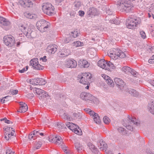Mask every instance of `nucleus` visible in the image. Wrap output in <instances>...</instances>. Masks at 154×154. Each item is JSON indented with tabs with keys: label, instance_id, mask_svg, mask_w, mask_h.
<instances>
[{
	"label": "nucleus",
	"instance_id": "9b49d317",
	"mask_svg": "<svg viewBox=\"0 0 154 154\" xmlns=\"http://www.w3.org/2000/svg\"><path fill=\"white\" fill-rule=\"evenodd\" d=\"M4 41L5 44L7 46L11 47L15 43V40L13 36L9 35L5 36Z\"/></svg>",
	"mask_w": 154,
	"mask_h": 154
},
{
	"label": "nucleus",
	"instance_id": "603ef678",
	"mask_svg": "<svg viewBox=\"0 0 154 154\" xmlns=\"http://www.w3.org/2000/svg\"><path fill=\"white\" fill-rule=\"evenodd\" d=\"M63 125V123L62 122H58L57 123V125L59 129H61L62 128Z\"/></svg>",
	"mask_w": 154,
	"mask_h": 154
},
{
	"label": "nucleus",
	"instance_id": "473e14b6",
	"mask_svg": "<svg viewBox=\"0 0 154 154\" xmlns=\"http://www.w3.org/2000/svg\"><path fill=\"white\" fill-rule=\"evenodd\" d=\"M42 145V143L40 141L36 142L34 145L33 149L35 150V149H39Z\"/></svg>",
	"mask_w": 154,
	"mask_h": 154
},
{
	"label": "nucleus",
	"instance_id": "cd10ccee",
	"mask_svg": "<svg viewBox=\"0 0 154 154\" xmlns=\"http://www.w3.org/2000/svg\"><path fill=\"white\" fill-rule=\"evenodd\" d=\"M148 109L149 112L154 115V101L151 102L149 103Z\"/></svg>",
	"mask_w": 154,
	"mask_h": 154
},
{
	"label": "nucleus",
	"instance_id": "49530a36",
	"mask_svg": "<svg viewBox=\"0 0 154 154\" xmlns=\"http://www.w3.org/2000/svg\"><path fill=\"white\" fill-rule=\"evenodd\" d=\"M110 22L112 23L118 25L120 24V22L117 20H110Z\"/></svg>",
	"mask_w": 154,
	"mask_h": 154
},
{
	"label": "nucleus",
	"instance_id": "052dcab7",
	"mask_svg": "<svg viewBox=\"0 0 154 154\" xmlns=\"http://www.w3.org/2000/svg\"><path fill=\"white\" fill-rule=\"evenodd\" d=\"M46 57L45 56H44L43 57H41L40 58V60H42L43 62H45L47 61V59H46Z\"/></svg>",
	"mask_w": 154,
	"mask_h": 154
},
{
	"label": "nucleus",
	"instance_id": "e433bc0d",
	"mask_svg": "<svg viewBox=\"0 0 154 154\" xmlns=\"http://www.w3.org/2000/svg\"><path fill=\"white\" fill-rule=\"evenodd\" d=\"M62 118L65 120L69 121H71V118L69 115L67 113H64L62 115Z\"/></svg>",
	"mask_w": 154,
	"mask_h": 154
},
{
	"label": "nucleus",
	"instance_id": "423d86ee",
	"mask_svg": "<svg viewBox=\"0 0 154 154\" xmlns=\"http://www.w3.org/2000/svg\"><path fill=\"white\" fill-rule=\"evenodd\" d=\"M80 97L83 100H91L95 104L98 103L99 102L98 99L89 93L82 92L80 94Z\"/></svg>",
	"mask_w": 154,
	"mask_h": 154
},
{
	"label": "nucleus",
	"instance_id": "4be33fe9",
	"mask_svg": "<svg viewBox=\"0 0 154 154\" xmlns=\"http://www.w3.org/2000/svg\"><path fill=\"white\" fill-rule=\"evenodd\" d=\"M79 65L84 68H87L89 66V64L85 60H80L79 63Z\"/></svg>",
	"mask_w": 154,
	"mask_h": 154
},
{
	"label": "nucleus",
	"instance_id": "6ab92c4d",
	"mask_svg": "<svg viewBox=\"0 0 154 154\" xmlns=\"http://www.w3.org/2000/svg\"><path fill=\"white\" fill-rule=\"evenodd\" d=\"M97 144L99 148L101 150H105L106 151V149L107 144L102 140H100L98 142Z\"/></svg>",
	"mask_w": 154,
	"mask_h": 154
},
{
	"label": "nucleus",
	"instance_id": "774afa93",
	"mask_svg": "<svg viewBox=\"0 0 154 154\" xmlns=\"http://www.w3.org/2000/svg\"><path fill=\"white\" fill-rule=\"evenodd\" d=\"M11 98V97L9 96H6L5 97H4V98L5 99V100H7V101L9 100Z\"/></svg>",
	"mask_w": 154,
	"mask_h": 154
},
{
	"label": "nucleus",
	"instance_id": "1a4fd4ad",
	"mask_svg": "<svg viewBox=\"0 0 154 154\" xmlns=\"http://www.w3.org/2000/svg\"><path fill=\"white\" fill-rule=\"evenodd\" d=\"M48 138V140L50 142L54 143L56 145H59L63 143V139L58 135H50Z\"/></svg>",
	"mask_w": 154,
	"mask_h": 154
},
{
	"label": "nucleus",
	"instance_id": "ea45409f",
	"mask_svg": "<svg viewBox=\"0 0 154 154\" xmlns=\"http://www.w3.org/2000/svg\"><path fill=\"white\" fill-rule=\"evenodd\" d=\"M30 84L34 85H38V79H32L30 81Z\"/></svg>",
	"mask_w": 154,
	"mask_h": 154
},
{
	"label": "nucleus",
	"instance_id": "bb28decb",
	"mask_svg": "<svg viewBox=\"0 0 154 154\" xmlns=\"http://www.w3.org/2000/svg\"><path fill=\"white\" fill-rule=\"evenodd\" d=\"M88 146L89 147L90 149L94 153H97L98 152V149L95 147L91 143H88Z\"/></svg>",
	"mask_w": 154,
	"mask_h": 154
},
{
	"label": "nucleus",
	"instance_id": "f704fd0d",
	"mask_svg": "<svg viewBox=\"0 0 154 154\" xmlns=\"http://www.w3.org/2000/svg\"><path fill=\"white\" fill-rule=\"evenodd\" d=\"M72 44L73 45L75 46L76 47L82 46L83 45V43L79 41H75Z\"/></svg>",
	"mask_w": 154,
	"mask_h": 154
},
{
	"label": "nucleus",
	"instance_id": "2f4dec72",
	"mask_svg": "<svg viewBox=\"0 0 154 154\" xmlns=\"http://www.w3.org/2000/svg\"><path fill=\"white\" fill-rule=\"evenodd\" d=\"M122 70L126 74H128L131 70V69L129 67L125 66L123 67L122 69Z\"/></svg>",
	"mask_w": 154,
	"mask_h": 154
},
{
	"label": "nucleus",
	"instance_id": "f3484780",
	"mask_svg": "<svg viewBox=\"0 0 154 154\" xmlns=\"http://www.w3.org/2000/svg\"><path fill=\"white\" fill-rule=\"evenodd\" d=\"M102 77L105 80L106 83L110 87H113L114 86L113 82L110 77L105 74H103Z\"/></svg>",
	"mask_w": 154,
	"mask_h": 154
},
{
	"label": "nucleus",
	"instance_id": "0e129e2a",
	"mask_svg": "<svg viewBox=\"0 0 154 154\" xmlns=\"http://www.w3.org/2000/svg\"><path fill=\"white\" fill-rule=\"evenodd\" d=\"M149 30L151 34L152 35L153 34V33H154V29H152L151 28H150Z\"/></svg>",
	"mask_w": 154,
	"mask_h": 154
},
{
	"label": "nucleus",
	"instance_id": "393cba45",
	"mask_svg": "<svg viewBox=\"0 0 154 154\" xmlns=\"http://www.w3.org/2000/svg\"><path fill=\"white\" fill-rule=\"evenodd\" d=\"M128 118L130 121V122L136 125H138L140 124L139 121L136 119V118L134 117H131L130 116H128Z\"/></svg>",
	"mask_w": 154,
	"mask_h": 154
},
{
	"label": "nucleus",
	"instance_id": "13d9d810",
	"mask_svg": "<svg viewBox=\"0 0 154 154\" xmlns=\"http://www.w3.org/2000/svg\"><path fill=\"white\" fill-rule=\"evenodd\" d=\"M6 154H14V152L10 149H8L6 150Z\"/></svg>",
	"mask_w": 154,
	"mask_h": 154
},
{
	"label": "nucleus",
	"instance_id": "4d7b16f0",
	"mask_svg": "<svg viewBox=\"0 0 154 154\" xmlns=\"http://www.w3.org/2000/svg\"><path fill=\"white\" fill-rule=\"evenodd\" d=\"M2 119L5 120V123H6L7 124L12 123V122H11V121H10L9 120L7 119L6 118H4Z\"/></svg>",
	"mask_w": 154,
	"mask_h": 154
},
{
	"label": "nucleus",
	"instance_id": "a19ab883",
	"mask_svg": "<svg viewBox=\"0 0 154 154\" xmlns=\"http://www.w3.org/2000/svg\"><path fill=\"white\" fill-rule=\"evenodd\" d=\"M46 83V81L43 79H38V85H43Z\"/></svg>",
	"mask_w": 154,
	"mask_h": 154
},
{
	"label": "nucleus",
	"instance_id": "c03bdc74",
	"mask_svg": "<svg viewBox=\"0 0 154 154\" xmlns=\"http://www.w3.org/2000/svg\"><path fill=\"white\" fill-rule=\"evenodd\" d=\"M103 119L104 123L106 124H109L110 122V119L107 116L104 117Z\"/></svg>",
	"mask_w": 154,
	"mask_h": 154
},
{
	"label": "nucleus",
	"instance_id": "5701e85b",
	"mask_svg": "<svg viewBox=\"0 0 154 154\" xmlns=\"http://www.w3.org/2000/svg\"><path fill=\"white\" fill-rule=\"evenodd\" d=\"M0 23L2 26H7L10 25V22L5 18L0 17Z\"/></svg>",
	"mask_w": 154,
	"mask_h": 154
},
{
	"label": "nucleus",
	"instance_id": "f257e3e1",
	"mask_svg": "<svg viewBox=\"0 0 154 154\" xmlns=\"http://www.w3.org/2000/svg\"><path fill=\"white\" fill-rule=\"evenodd\" d=\"M117 5L122 12H129L132 11L133 9V6L129 0H119L117 2Z\"/></svg>",
	"mask_w": 154,
	"mask_h": 154
},
{
	"label": "nucleus",
	"instance_id": "7ed1b4c3",
	"mask_svg": "<svg viewBox=\"0 0 154 154\" xmlns=\"http://www.w3.org/2000/svg\"><path fill=\"white\" fill-rule=\"evenodd\" d=\"M141 22L140 19L133 16L128 17L126 21V25L128 28L133 29L137 27Z\"/></svg>",
	"mask_w": 154,
	"mask_h": 154
},
{
	"label": "nucleus",
	"instance_id": "de8ad7c7",
	"mask_svg": "<svg viewBox=\"0 0 154 154\" xmlns=\"http://www.w3.org/2000/svg\"><path fill=\"white\" fill-rule=\"evenodd\" d=\"M28 66H26L25 68H23L21 70H19V72L21 73H23L25 71H27L28 69Z\"/></svg>",
	"mask_w": 154,
	"mask_h": 154
},
{
	"label": "nucleus",
	"instance_id": "0eeeda50",
	"mask_svg": "<svg viewBox=\"0 0 154 154\" xmlns=\"http://www.w3.org/2000/svg\"><path fill=\"white\" fill-rule=\"evenodd\" d=\"M54 6L49 3H44L42 6V9L44 13L46 14L52 16L55 13Z\"/></svg>",
	"mask_w": 154,
	"mask_h": 154
},
{
	"label": "nucleus",
	"instance_id": "f8f14e48",
	"mask_svg": "<svg viewBox=\"0 0 154 154\" xmlns=\"http://www.w3.org/2000/svg\"><path fill=\"white\" fill-rule=\"evenodd\" d=\"M35 69L41 70L44 69V67L38 63V59L35 58L32 59L30 61V65Z\"/></svg>",
	"mask_w": 154,
	"mask_h": 154
},
{
	"label": "nucleus",
	"instance_id": "9d476101",
	"mask_svg": "<svg viewBox=\"0 0 154 154\" xmlns=\"http://www.w3.org/2000/svg\"><path fill=\"white\" fill-rule=\"evenodd\" d=\"M19 28L22 32L28 38H31L32 37L31 35L32 31L31 29L25 25H21L19 26Z\"/></svg>",
	"mask_w": 154,
	"mask_h": 154
},
{
	"label": "nucleus",
	"instance_id": "bf43d9fd",
	"mask_svg": "<svg viewBox=\"0 0 154 154\" xmlns=\"http://www.w3.org/2000/svg\"><path fill=\"white\" fill-rule=\"evenodd\" d=\"M26 96L29 98L32 99L34 97V95L32 93H29Z\"/></svg>",
	"mask_w": 154,
	"mask_h": 154
},
{
	"label": "nucleus",
	"instance_id": "37998d69",
	"mask_svg": "<svg viewBox=\"0 0 154 154\" xmlns=\"http://www.w3.org/2000/svg\"><path fill=\"white\" fill-rule=\"evenodd\" d=\"M73 38L71 37V36L69 34V35L65 39H64V41L65 43H68L71 40H73Z\"/></svg>",
	"mask_w": 154,
	"mask_h": 154
},
{
	"label": "nucleus",
	"instance_id": "a18cd8bd",
	"mask_svg": "<svg viewBox=\"0 0 154 154\" xmlns=\"http://www.w3.org/2000/svg\"><path fill=\"white\" fill-rule=\"evenodd\" d=\"M140 36L142 38L144 39L146 38V34L143 31H140Z\"/></svg>",
	"mask_w": 154,
	"mask_h": 154
},
{
	"label": "nucleus",
	"instance_id": "4468645a",
	"mask_svg": "<svg viewBox=\"0 0 154 154\" xmlns=\"http://www.w3.org/2000/svg\"><path fill=\"white\" fill-rule=\"evenodd\" d=\"M77 62L73 59L69 60H66L65 63V65L68 68H74L77 66Z\"/></svg>",
	"mask_w": 154,
	"mask_h": 154
},
{
	"label": "nucleus",
	"instance_id": "c9c22d12",
	"mask_svg": "<svg viewBox=\"0 0 154 154\" xmlns=\"http://www.w3.org/2000/svg\"><path fill=\"white\" fill-rule=\"evenodd\" d=\"M25 16L27 18L30 19L35 18L36 17V15L34 14H31L28 13H25Z\"/></svg>",
	"mask_w": 154,
	"mask_h": 154
},
{
	"label": "nucleus",
	"instance_id": "a211bd4d",
	"mask_svg": "<svg viewBox=\"0 0 154 154\" xmlns=\"http://www.w3.org/2000/svg\"><path fill=\"white\" fill-rule=\"evenodd\" d=\"M39 131V130L36 131V130L33 131L31 134L29 135V139L30 140L35 139L37 138V136H38L40 134V132Z\"/></svg>",
	"mask_w": 154,
	"mask_h": 154
},
{
	"label": "nucleus",
	"instance_id": "58836bf2",
	"mask_svg": "<svg viewBox=\"0 0 154 154\" xmlns=\"http://www.w3.org/2000/svg\"><path fill=\"white\" fill-rule=\"evenodd\" d=\"M63 52H62L61 53V55H63V57H66L68 56L69 54V50L68 49H64Z\"/></svg>",
	"mask_w": 154,
	"mask_h": 154
},
{
	"label": "nucleus",
	"instance_id": "ddd939ff",
	"mask_svg": "<svg viewBox=\"0 0 154 154\" xmlns=\"http://www.w3.org/2000/svg\"><path fill=\"white\" fill-rule=\"evenodd\" d=\"M4 129L5 131L8 132V133L6 134V135L7 134V135H5V138L6 140H8L10 138H11V137L15 136L14 135L15 131L12 128L7 127L6 128H4Z\"/></svg>",
	"mask_w": 154,
	"mask_h": 154
},
{
	"label": "nucleus",
	"instance_id": "4c0bfd02",
	"mask_svg": "<svg viewBox=\"0 0 154 154\" xmlns=\"http://www.w3.org/2000/svg\"><path fill=\"white\" fill-rule=\"evenodd\" d=\"M118 131L123 135H125L127 134L126 130L123 128L120 127L118 128Z\"/></svg>",
	"mask_w": 154,
	"mask_h": 154
},
{
	"label": "nucleus",
	"instance_id": "7c9ffc66",
	"mask_svg": "<svg viewBox=\"0 0 154 154\" xmlns=\"http://www.w3.org/2000/svg\"><path fill=\"white\" fill-rule=\"evenodd\" d=\"M69 35L74 38L78 36V31L77 29L75 30L72 32Z\"/></svg>",
	"mask_w": 154,
	"mask_h": 154
},
{
	"label": "nucleus",
	"instance_id": "dca6fc26",
	"mask_svg": "<svg viewBox=\"0 0 154 154\" xmlns=\"http://www.w3.org/2000/svg\"><path fill=\"white\" fill-rule=\"evenodd\" d=\"M69 128L74 131L76 134L81 135L82 133L80 129H79V127L71 123V125L69 126Z\"/></svg>",
	"mask_w": 154,
	"mask_h": 154
},
{
	"label": "nucleus",
	"instance_id": "5fc2aeb1",
	"mask_svg": "<svg viewBox=\"0 0 154 154\" xmlns=\"http://www.w3.org/2000/svg\"><path fill=\"white\" fill-rule=\"evenodd\" d=\"M126 128L128 129L129 130H130L131 131H133V128L132 126H131L130 125H128L126 126Z\"/></svg>",
	"mask_w": 154,
	"mask_h": 154
},
{
	"label": "nucleus",
	"instance_id": "412c9836",
	"mask_svg": "<svg viewBox=\"0 0 154 154\" xmlns=\"http://www.w3.org/2000/svg\"><path fill=\"white\" fill-rule=\"evenodd\" d=\"M20 106L18 112H26L28 108V106L26 104L23 102H20Z\"/></svg>",
	"mask_w": 154,
	"mask_h": 154
},
{
	"label": "nucleus",
	"instance_id": "8fccbe9b",
	"mask_svg": "<svg viewBox=\"0 0 154 154\" xmlns=\"http://www.w3.org/2000/svg\"><path fill=\"white\" fill-rule=\"evenodd\" d=\"M130 73H131L132 75L134 76H136L137 75V73L134 70L131 69L130 71Z\"/></svg>",
	"mask_w": 154,
	"mask_h": 154
},
{
	"label": "nucleus",
	"instance_id": "c85d7f7f",
	"mask_svg": "<svg viewBox=\"0 0 154 154\" xmlns=\"http://www.w3.org/2000/svg\"><path fill=\"white\" fill-rule=\"evenodd\" d=\"M75 146L77 151L79 153L80 152H81V150L83 149V146L78 142L75 143Z\"/></svg>",
	"mask_w": 154,
	"mask_h": 154
},
{
	"label": "nucleus",
	"instance_id": "f03ea898",
	"mask_svg": "<svg viewBox=\"0 0 154 154\" xmlns=\"http://www.w3.org/2000/svg\"><path fill=\"white\" fill-rule=\"evenodd\" d=\"M107 54L113 60L119 59V58H124L126 57L125 53L118 48L110 49L107 52Z\"/></svg>",
	"mask_w": 154,
	"mask_h": 154
},
{
	"label": "nucleus",
	"instance_id": "69168bd1",
	"mask_svg": "<svg viewBox=\"0 0 154 154\" xmlns=\"http://www.w3.org/2000/svg\"><path fill=\"white\" fill-rule=\"evenodd\" d=\"M51 154H58L57 152L55 150L51 151Z\"/></svg>",
	"mask_w": 154,
	"mask_h": 154
},
{
	"label": "nucleus",
	"instance_id": "39448f33",
	"mask_svg": "<svg viewBox=\"0 0 154 154\" xmlns=\"http://www.w3.org/2000/svg\"><path fill=\"white\" fill-rule=\"evenodd\" d=\"M50 25V23L44 20L38 21L36 23L37 29L42 32L46 31Z\"/></svg>",
	"mask_w": 154,
	"mask_h": 154
},
{
	"label": "nucleus",
	"instance_id": "b1692460",
	"mask_svg": "<svg viewBox=\"0 0 154 154\" xmlns=\"http://www.w3.org/2000/svg\"><path fill=\"white\" fill-rule=\"evenodd\" d=\"M87 13L89 15H97L98 11L96 8H89Z\"/></svg>",
	"mask_w": 154,
	"mask_h": 154
},
{
	"label": "nucleus",
	"instance_id": "e2e57ef3",
	"mask_svg": "<svg viewBox=\"0 0 154 154\" xmlns=\"http://www.w3.org/2000/svg\"><path fill=\"white\" fill-rule=\"evenodd\" d=\"M18 93V91L17 90H13L11 92V93L12 95H15Z\"/></svg>",
	"mask_w": 154,
	"mask_h": 154
},
{
	"label": "nucleus",
	"instance_id": "aec40b11",
	"mask_svg": "<svg viewBox=\"0 0 154 154\" xmlns=\"http://www.w3.org/2000/svg\"><path fill=\"white\" fill-rule=\"evenodd\" d=\"M57 46L55 45H49L47 48V51L49 53L54 54L57 51Z\"/></svg>",
	"mask_w": 154,
	"mask_h": 154
},
{
	"label": "nucleus",
	"instance_id": "2eb2a0df",
	"mask_svg": "<svg viewBox=\"0 0 154 154\" xmlns=\"http://www.w3.org/2000/svg\"><path fill=\"white\" fill-rule=\"evenodd\" d=\"M114 81L116 84L118 85V87L121 90H123L125 88V84L123 81L119 78H115Z\"/></svg>",
	"mask_w": 154,
	"mask_h": 154
},
{
	"label": "nucleus",
	"instance_id": "c756f323",
	"mask_svg": "<svg viewBox=\"0 0 154 154\" xmlns=\"http://www.w3.org/2000/svg\"><path fill=\"white\" fill-rule=\"evenodd\" d=\"M33 91L34 92H35L38 95H41V96H42L43 92H44V90L38 88H34Z\"/></svg>",
	"mask_w": 154,
	"mask_h": 154
},
{
	"label": "nucleus",
	"instance_id": "a878e982",
	"mask_svg": "<svg viewBox=\"0 0 154 154\" xmlns=\"http://www.w3.org/2000/svg\"><path fill=\"white\" fill-rule=\"evenodd\" d=\"M126 91L129 94L133 96L136 97L138 96V93L135 90L129 89H127Z\"/></svg>",
	"mask_w": 154,
	"mask_h": 154
},
{
	"label": "nucleus",
	"instance_id": "79ce46f5",
	"mask_svg": "<svg viewBox=\"0 0 154 154\" xmlns=\"http://www.w3.org/2000/svg\"><path fill=\"white\" fill-rule=\"evenodd\" d=\"M85 110L89 113V114L90 115V116H92L94 117L95 115V114H96L95 113L94 111L91 110L90 109H85Z\"/></svg>",
	"mask_w": 154,
	"mask_h": 154
},
{
	"label": "nucleus",
	"instance_id": "338daca9",
	"mask_svg": "<svg viewBox=\"0 0 154 154\" xmlns=\"http://www.w3.org/2000/svg\"><path fill=\"white\" fill-rule=\"evenodd\" d=\"M106 13L109 15H111L112 14V12L110 11V10H108L106 11Z\"/></svg>",
	"mask_w": 154,
	"mask_h": 154
},
{
	"label": "nucleus",
	"instance_id": "864d4df0",
	"mask_svg": "<svg viewBox=\"0 0 154 154\" xmlns=\"http://www.w3.org/2000/svg\"><path fill=\"white\" fill-rule=\"evenodd\" d=\"M48 94L47 92L44 91V92H43L42 96H41V97L42 99V97H45L48 96Z\"/></svg>",
	"mask_w": 154,
	"mask_h": 154
},
{
	"label": "nucleus",
	"instance_id": "6e6552de",
	"mask_svg": "<svg viewBox=\"0 0 154 154\" xmlns=\"http://www.w3.org/2000/svg\"><path fill=\"white\" fill-rule=\"evenodd\" d=\"M91 77V74L88 72L82 73L81 75H79L78 77L80 79L79 82L83 84H89Z\"/></svg>",
	"mask_w": 154,
	"mask_h": 154
},
{
	"label": "nucleus",
	"instance_id": "20e7f679",
	"mask_svg": "<svg viewBox=\"0 0 154 154\" xmlns=\"http://www.w3.org/2000/svg\"><path fill=\"white\" fill-rule=\"evenodd\" d=\"M99 67L109 71H111L116 68L114 64L109 61L105 60L104 59L99 60L97 63Z\"/></svg>",
	"mask_w": 154,
	"mask_h": 154
},
{
	"label": "nucleus",
	"instance_id": "72a5a7b5",
	"mask_svg": "<svg viewBox=\"0 0 154 154\" xmlns=\"http://www.w3.org/2000/svg\"><path fill=\"white\" fill-rule=\"evenodd\" d=\"M93 117L94 121L96 123L99 124L100 122V120L97 113L95 114Z\"/></svg>",
	"mask_w": 154,
	"mask_h": 154
},
{
	"label": "nucleus",
	"instance_id": "09e8293b",
	"mask_svg": "<svg viewBox=\"0 0 154 154\" xmlns=\"http://www.w3.org/2000/svg\"><path fill=\"white\" fill-rule=\"evenodd\" d=\"M149 9V11L150 12L152 11L154 12V3L152 4L151 5Z\"/></svg>",
	"mask_w": 154,
	"mask_h": 154
},
{
	"label": "nucleus",
	"instance_id": "3c124183",
	"mask_svg": "<svg viewBox=\"0 0 154 154\" xmlns=\"http://www.w3.org/2000/svg\"><path fill=\"white\" fill-rule=\"evenodd\" d=\"M149 63L151 64H153L154 63V55H153L152 57H151V58L149 59Z\"/></svg>",
	"mask_w": 154,
	"mask_h": 154
},
{
	"label": "nucleus",
	"instance_id": "680f3d73",
	"mask_svg": "<svg viewBox=\"0 0 154 154\" xmlns=\"http://www.w3.org/2000/svg\"><path fill=\"white\" fill-rule=\"evenodd\" d=\"M79 15L80 16L82 17V16H84V14H85V12L83 11H79Z\"/></svg>",
	"mask_w": 154,
	"mask_h": 154
},
{
	"label": "nucleus",
	"instance_id": "6e6d98bb",
	"mask_svg": "<svg viewBox=\"0 0 154 154\" xmlns=\"http://www.w3.org/2000/svg\"><path fill=\"white\" fill-rule=\"evenodd\" d=\"M81 3L80 2H75V6L77 8H78L81 6Z\"/></svg>",
	"mask_w": 154,
	"mask_h": 154
}]
</instances>
